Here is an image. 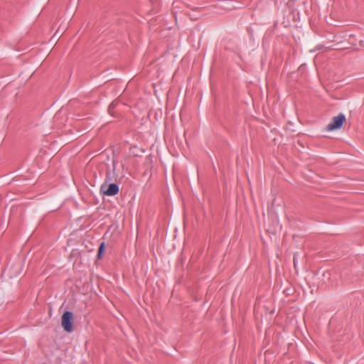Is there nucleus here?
Listing matches in <instances>:
<instances>
[{
  "instance_id": "obj_1",
  "label": "nucleus",
  "mask_w": 364,
  "mask_h": 364,
  "mask_svg": "<svg viewBox=\"0 0 364 364\" xmlns=\"http://www.w3.org/2000/svg\"><path fill=\"white\" fill-rule=\"evenodd\" d=\"M61 324L64 330L68 333L73 331V314L70 311L63 313L61 318Z\"/></svg>"
},
{
  "instance_id": "obj_2",
  "label": "nucleus",
  "mask_w": 364,
  "mask_h": 364,
  "mask_svg": "<svg viewBox=\"0 0 364 364\" xmlns=\"http://www.w3.org/2000/svg\"><path fill=\"white\" fill-rule=\"evenodd\" d=\"M346 121V117L343 114L333 117L331 122L327 126L328 131H333L341 128Z\"/></svg>"
},
{
  "instance_id": "obj_3",
  "label": "nucleus",
  "mask_w": 364,
  "mask_h": 364,
  "mask_svg": "<svg viewBox=\"0 0 364 364\" xmlns=\"http://www.w3.org/2000/svg\"><path fill=\"white\" fill-rule=\"evenodd\" d=\"M119 192V186L115 183L109 185L107 189L104 191V194L109 196H115Z\"/></svg>"
},
{
  "instance_id": "obj_4",
  "label": "nucleus",
  "mask_w": 364,
  "mask_h": 364,
  "mask_svg": "<svg viewBox=\"0 0 364 364\" xmlns=\"http://www.w3.org/2000/svg\"><path fill=\"white\" fill-rule=\"evenodd\" d=\"M104 249H105V245H104V243L102 242V243L100 245V247H99V250H98V257H101V255H102V252H103Z\"/></svg>"
},
{
  "instance_id": "obj_5",
  "label": "nucleus",
  "mask_w": 364,
  "mask_h": 364,
  "mask_svg": "<svg viewBox=\"0 0 364 364\" xmlns=\"http://www.w3.org/2000/svg\"><path fill=\"white\" fill-rule=\"evenodd\" d=\"M294 265H296V259H295V257H294Z\"/></svg>"
}]
</instances>
